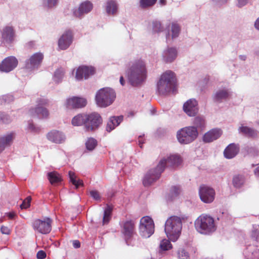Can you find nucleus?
<instances>
[{"label":"nucleus","mask_w":259,"mask_h":259,"mask_svg":"<svg viewBox=\"0 0 259 259\" xmlns=\"http://www.w3.org/2000/svg\"><path fill=\"white\" fill-rule=\"evenodd\" d=\"M181 162V158L178 155H172L167 159H162L154 169L150 170L146 175L143 181V185L145 186H148L158 179L166 164L170 166H177Z\"/></svg>","instance_id":"obj_1"},{"label":"nucleus","mask_w":259,"mask_h":259,"mask_svg":"<svg viewBox=\"0 0 259 259\" xmlns=\"http://www.w3.org/2000/svg\"><path fill=\"white\" fill-rule=\"evenodd\" d=\"M147 73L145 63L142 60H136L126 72L128 81L133 87L141 84L146 78Z\"/></svg>","instance_id":"obj_2"},{"label":"nucleus","mask_w":259,"mask_h":259,"mask_svg":"<svg viewBox=\"0 0 259 259\" xmlns=\"http://www.w3.org/2000/svg\"><path fill=\"white\" fill-rule=\"evenodd\" d=\"M157 90L161 95H166L175 92L176 88V78L175 73L167 70L163 73L157 84Z\"/></svg>","instance_id":"obj_3"},{"label":"nucleus","mask_w":259,"mask_h":259,"mask_svg":"<svg viewBox=\"0 0 259 259\" xmlns=\"http://www.w3.org/2000/svg\"><path fill=\"white\" fill-rule=\"evenodd\" d=\"M182 220L177 216H172L167 220L165 224V232L167 237L175 242L178 240L181 233Z\"/></svg>","instance_id":"obj_4"},{"label":"nucleus","mask_w":259,"mask_h":259,"mask_svg":"<svg viewBox=\"0 0 259 259\" xmlns=\"http://www.w3.org/2000/svg\"><path fill=\"white\" fill-rule=\"evenodd\" d=\"M195 227L199 233L204 235L210 234L217 229L214 219L206 214H202L196 220Z\"/></svg>","instance_id":"obj_5"},{"label":"nucleus","mask_w":259,"mask_h":259,"mask_svg":"<svg viewBox=\"0 0 259 259\" xmlns=\"http://www.w3.org/2000/svg\"><path fill=\"white\" fill-rule=\"evenodd\" d=\"M116 97L115 92L109 88L99 90L96 95L97 104L100 107H106L111 105Z\"/></svg>","instance_id":"obj_6"},{"label":"nucleus","mask_w":259,"mask_h":259,"mask_svg":"<svg viewBox=\"0 0 259 259\" xmlns=\"http://www.w3.org/2000/svg\"><path fill=\"white\" fill-rule=\"evenodd\" d=\"M198 132L194 126H187L178 131L177 137L178 141L183 144H189L197 137Z\"/></svg>","instance_id":"obj_7"},{"label":"nucleus","mask_w":259,"mask_h":259,"mask_svg":"<svg viewBox=\"0 0 259 259\" xmlns=\"http://www.w3.org/2000/svg\"><path fill=\"white\" fill-rule=\"evenodd\" d=\"M53 221L49 217H45L42 219H35L32 223L33 230L40 234H47L50 233L52 230Z\"/></svg>","instance_id":"obj_8"},{"label":"nucleus","mask_w":259,"mask_h":259,"mask_svg":"<svg viewBox=\"0 0 259 259\" xmlns=\"http://www.w3.org/2000/svg\"><path fill=\"white\" fill-rule=\"evenodd\" d=\"M103 120L101 115L97 112L87 114L85 130L93 132L96 130L102 123Z\"/></svg>","instance_id":"obj_9"},{"label":"nucleus","mask_w":259,"mask_h":259,"mask_svg":"<svg viewBox=\"0 0 259 259\" xmlns=\"http://www.w3.org/2000/svg\"><path fill=\"white\" fill-rule=\"evenodd\" d=\"M140 233L145 238L151 236L154 232V224L152 219L148 216L143 217L140 220Z\"/></svg>","instance_id":"obj_10"},{"label":"nucleus","mask_w":259,"mask_h":259,"mask_svg":"<svg viewBox=\"0 0 259 259\" xmlns=\"http://www.w3.org/2000/svg\"><path fill=\"white\" fill-rule=\"evenodd\" d=\"M48 104V101L45 99H39L37 101V107L29 111V115L32 117L38 116L40 118H47L49 116V111L44 107Z\"/></svg>","instance_id":"obj_11"},{"label":"nucleus","mask_w":259,"mask_h":259,"mask_svg":"<svg viewBox=\"0 0 259 259\" xmlns=\"http://www.w3.org/2000/svg\"><path fill=\"white\" fill-rule=\"evenodd\" d=\"M121 233L126 242L131 239L136 233L134 222L130 220L123 222L121 225Z\"/></svg>","instance_id":"obj_12"},{"label":"nucleus","mask_w":259,"mask_h":259,"mask_svg":"<svg viewBox=\"0 0 259 259\" xmlns=\"http://www.w3.org/2000/svg\"><path fill=\"white\" fill-rule=\"evenodd\" d=\"M199 195L201 200L205 203H210L214 199V190L207 186H202L199 189Z\"/></svg>","instance_id":"obj_13"},{"label":"nucleus","mask_w":259,"mask_h":259,"mask_svg":"<svg viewBox=\"0 0 259 259\" xmlns=\"http://www.w3.org/2000/svg\"><path fill=\"white\" fill-rule=\"evenodd\" d=\"M18 60L14 56L6 58L0 64V70L9 72L13 70L18 65Z\"/></svg>","instance_id":"obj_14"},{"label":"nucleus","mask_w":259,"mask_h":259,"mask_svg":"<svg viewBox=\"0 0 259 259\" xmlns=\"http://www.w3.org/2000/svg\"><path fill=\"white\" fill-rule=\"evenodd\" d=\"M184 112L189 116H195L198 112V102L194 99H190L183 105Z\"/></svg>","instance_id":"obj_15"},{"label":"nucleus","mask_w":259,"mask_h":259,"mask_svg":"<svg viewBox=\"0 0 259 259\" xmlns=\"http://www.w3.org/2000/svg\"><path fill=\"white\" fill-rule=\"evenodd\" d=\"M73 40V34L71 30L66 31L58 40V47L60 50L67 49L71 44Z\"/></svg>","instance_id":"obj_16"},{"label":"nucleus","mask_w":259,"mask_h":259,"mask_svg":"<svg viewBox=\"0 0 259 259\" xmlns=\"http://www.w3.org/2000/svg\"><path fill=\"white\" fill-rule=\"evenodd\" d=\"M95 73V70L92 67L86 66H79L76 70L75 78L78 80L83 78L87 79L90 76Z\"/></svg>","instance_id":"obj_17"},{"label":"nucleus","mask_w":259,"mask_h":259,"mask_svg":"<svg viewBox=\"0 0 259 259\" xmlns=\"http://www.w3.org/2000/svg\"><path fill=\"white\" fill-rule=\"evenodd\" d=\"M44 55L41 53H36L32 55L26 62L25 67L27 69L37 68L41 63Z\"/></svg>","instance_id":"obj_18"},{"label":"nucleus","mask_w":259,"mask_h":259,"mask_svg":"<svg viewBox=\"0 0 259 259\" xmlns=\"http://www.w3.org/2000/svg\"><path fill=\"white\" fill-rule=\"evenodd\" d=\"M87 105V100L77 97H73L67 100L66 107L69 109L80 108Z\"/></svg>","instance_id":"obj_19"},{"label":"nucleus","mask_w":259,"mask_h":259,"mask_svg":"<svg viewBox=\"0 0 259 259\" xmlns=\"http://www.w3.org/2000/svg\"><path fill=\"white\" fill-rule=\"evenodd\" d=\"M92 9V4L89 1H85L80 4L78 9L73 11V15L76 17H80L84 14L90 12Z\"/></svg>","instance_id":"obj_20"},{"label":"nucleus","mask_w":259,"mask_h":259,"mask_svg":"<svg viewBox=\"0 0 259 259\" xmlns=\"http://www.w3.org/2000/svg\"><path fill=\"white\" fill-rule=\"evenodd\" d=\"M47 137L49 141L56 144L62 143L65 140V137L63 133L56 130H53L48 133Z\"/></svg>","instance_id":"obj_21"},{"label":"nucleus","mask_w":259,"mask_h":259,"mask_svg":"<svg viewBox=\"0 0 259 259\" xmlns=\"http://www.w3.org/2000/svg\"><path fill=\"white\" fill-rule=\"evenodd\" d=\"M222 132L219 129H212L204 134L203 141L209 143L218 139L222 135Z\"/></svg>","instance_id":"obj_22"},{"label":"nucleus","mask_w":259,"mask_h":259,"mask_svg":"<svg viewBox=\"0 0 259 259\" xmlns=\"http://www.w3.org/2000/svg\"><path fill=\"white\" fill-rule=\"evenodd\" d=\"M239 151V148L237 145L234 143L230 144L224 151V156L228 159L232 158L238 154Z\"/></svg>","instance_id":"obj_23"},{"label":"nucleus","mask_w":259,"mask_h":259,"mask_svg":"<svg viewBox=\"0 0 259 259\" xmlns=\"http://www.w3.org/2000/svg\"><path fill=\"white\" fill-rule=\"evenodd\" d=\"M123 117L122 115L118 116H112L109 118L106 126V131L110 132L122 121Z\"/></svg>","instance_id":"obj_24"},{"label":"nucleus","mask_w":259,"mask_h":259,"mask_svg":"<svg viewBox=\"0 0 259 259\" xmlns=\"http://www.w3.org/2000/svg\"><path fill=\"white\" fill-rule=\"evenodd\" d=\"M15 32L11 26H6L3 29L2 38L7 42H12L14 38Z\"/></svg>","instance_id":"obj_25"},{"label":"nucleus","mask_w":259,"mask_h":259,"mask_svg":"<svg viewBox=\"0 0 259 259\" xmlns=\"http://www.w3.org/2000/svg\"><path fill=\"white\" fill-rule=\"evenodd\" d=\"M15 137V134L11 133L6 136L0 137V153H1L7 146L10 145Z\"/></svg>","instance_id":"obj_26"},{"label":"nucleus","mask_w":259,"mask_h":259,"mask_svg":"<svg viewBox=\"0 0 259 259\" xmlns=\"http://www.w3.org/2000/svg\"><path fill=\"white\" fill-rule=\"evenodd\" d=\"M177 51L175 48H168L164 52V58L166 62H172L177 57Z\"/></svg>","instance_id":"obj_27"},{"label":"nucleus","mask_w":259,"mask_h":259,"mask_svg":"<svg viewBox=\"0 0 259 259\" xmlns=\"http://www.w3.org/2000/svg\"><path fill=\"white\" fill-rule=\"evenodd\" d=\"M87 114H79L72 119V124L74 126L84 125L85 127Z\"/></svg>","instance_id":"obj_28"},{"label":"nucleus","mask_w":259,"mask_h":259,"mask_svg":"<svg viewBox=\"0 0 259 259\" xmlns=\"http://www.w3.org/2000/svg\"><path fill=\"white\" fill-rule=\"evenodd\" d=\"M47 176L50 183L53 185H55L62 181L61 176L56 171L48 172Z\"/></svg>","instance_id":"obj_29"},{"label":"nucleus","mask_w":259,"mask_h":259,"mask_svg":"<svg viewBox=\"0 0 259 259\" xmlns=\"http://www.w3.org/2000/svg\"><path fill=\"white\" fill-rule=\"evenodd\" d=\"M106 10L108 14L114 15L117 11V5L115 1L108 0L106 2Z\"/></svg>","instance_id":"obj_30"},{"label":"nucleus","mask_w":259,"mask_h":259,"mask_svg":"<svg viewBox=\"0 0 259 259\" xmlns=\"http://www.w3.org/2000/svg\"><path fill=\"white\" fill-rule=\"evenodd\" d=\"M239 131L248 137L254 138L257 135V132L256 130L246 126L240 127Z\"/></svg>","instance_id":"obj_31"},{"label":"nucleus","mask_w":259,"mask_h":259,"mask_svg":"<svg viewBox=\"0 0 259 259\" xmlns=\"http://www.w3.org/2000/svg\"><path fill=\"white\" fill-rule=\"evenodd\" d=\"M70 181L71 183L75 186V188L77 189L80 186H82L83 185V181L77 178V176L75 175V173L73 171H69L68 172Z\"/></svg>","instance_id":"obj_32"},{"label":"nucleus","mask_w":259,"mask_h":259,"mask_svg":"<svg viewBox=\"0 0 259 259\" xmlns=\"http://www.w3.org/2000/svg\"><path fill=\"white\" fill-rule=\"evenodd\" d=\"M229 97V93L227 90L223 89L218 91L213 96L215 101H220L223 99H226Z\"/></svg>","instance_id":"obj_33"},{"label":"nucleus","mask_w":259,"mask_h":259,"mask_svg":"<svg viewBox=\"0 0 259 259\" xmlns=\"http://www.w3.org/2000/svg\"><path fill=\"white\" fill-rule=\"evenodd\" d=\"M112 211V208L110 206L107 205L104 212V216L103 218V224H106L109 222L111 219V213Z\"/></svg>","instance_id":"obj_34"},{"label":"nucleus","mask_w":259,"mask_h":259,"mask_svg":"<svg viewBox=\"0 0 259 259\" xmlns=\"http://www.w3.org/2000/svg\"><path fill=\"white\" fill-rule=\"evenodd\" d=\"M244 178L241 175H237L233 179V184L236 188H240L243 184Z\"/></svg>","instance_id":"obj_35"},{"label":"nucleus","mask_w":259,"mask_h":259,"mask_svg":"<svg viewBox=\"0 0 259 259\" xmlns=\"http://www.w3.org/2000/svg\"><path fill=\"white\" fill-rule=\"evenodd\" d=\"M157 0H140V7L142 9H146L152 7Z\"/></svg>","instance_id":"obj_36"},{"label":"nucleus","mask_w":259,"mask_h":259,"mask_svg":"<svg viewBox=\"0 0 259 259\" xmlns=\"http://www.w3.org/2000/svg\"><path fill=\"white\" fill-rule=\"evenodd\" d=\"M97 145V140L93 138H89L85 143L86 147L90 151L94 150Z\"/></svg>","instance_id":"obj_37"},{"label":"nucleus","mask_w":259,"mask_h":259,"mask_svg":"<svg viewBox=\"0 0 259 259\" xmlns=\"http://www.w3.org/2000/svg\"><path fill=\"white\" fill-rule=\"evenodd\" d=\"M193 124L196 128L198 127L202 128L205 125V120L202 117L197 116L194 119Z\"/></svg>","instance_id":"obj_38"},{"label":"nucleus","mask_w":259,"mask_h":259,"mask_svg":"<svg viewBox=\"0 0 259 259\" xmlns=\"http://www.w3.org/2000/svg\"><path fill=\"white\" fill-rule=\"evenodd\" d=\"M160 247L163 250H167L172 248V245L168 240L163 239L160 243Z\"/></svg>","instance_id":"obj_39"},{"label":"nucleus","mask_w":259,"mask_h":259,"mask_svg":"<svg viewBox=\"0 0 259 259\" xmlns=\"http://www.w3.org/2000/svg\"><path fill=\"white\" fill-rule=\"evenodd\" d=\"M180 31V26L177 24L172 23L171 26L172 38L178 37Z\"/></svg>","instance_id":"obj_40"},{"label":"nucleus","mask_w":259,"mask_h":259,"mask_svg":"<svg viewBox=\"0 0 259 259\" xmlns=\"http://www.w3.org/2000/svg\"><path fill=\"white\" fill-rule=\"evenodd\" d=\"M64 75V71L62 69H57L54 74V77L57 82H59Z\"/></svg>","instance_id":"obj_41"},{"label":"nucleus","mask_w":259,"mask_h":259,"mask_svg":"<svg viewBox=\"0 0 259 259\" xmlns=\"http://www.w3.org/2000/svg\"><path fill=\"white\" fill-rule=\"evenodd\" d=\"M31 198L30 196L27 197L23 201L22 203L20 205L21 209H26L30 205Z\"/></svg>","instance_id":"obj_42"},{"label":"nucleus","mask_w":259,"mask_h":259,"mask_svg":"<svg viewBox=\"0 0 259 259\" xmlns=\"http://www.w3.org/2000/svg\"><path fill=\"white\" fill-rule=\"evenodd\" d=\"M153 30L155 32L162 31V28L159 22L154 21L153 22Z\"/></svg>","instance_id":"obj_43"},{"label":"nucleus","mask_w":259,"mask_h":259,"mask_svg":"<svg viewBox=\"0 0 259 259\" xmlns=\"http://www.w3.org/2000/svg\"><path fill=\"white\" fill-rule=\"evenodd\" d=\"M178 256L179 259H188L189 257L188 253L184 249L179 251Z\"/></svg>","instance_id":"obj_44"},{"label":"nucleus","mask_w":259,"mask_h":259,"mask_svg":"<svg viewBox=\"0 0 259 259\" xmlns=\"http://www.w3.org/2000/svg\"><path fill=\"white\" fill-rule=\"evenodd\" d=\"M180 191L181 190L179 187L174 186L171 189L170 193L172 196H177L180 194Z\"/></svg>","instance_id":"obj_45"},{"label":"nucleus","mask_w":259,"mask_h":259,"mask_svg":"<svg viewBox=\"0 0 259 259\" xmlns=\"http://www.w3.org/2000/svg\"><path fill=\"white\" fill-rule=\"evenodd\" d=\"M91 196L95 200H98L100 199V196L98 191L96 190H92L90 192Z\"/></svg>","instance_id":"obj_46"},{"label":"nucleus","mask_w":259,"mask_h":259,"mask_svg":"<svg viewBox=\"0 0 259 259\" xmlns=\"http://www.w3.org/2000/svg\"><path fill=\"white\" fill-rule=\"evenodd\" d=\"M2 234L9 235L10 234L11 230L8 227L2 226L1 228Z\"/></svg>","instance_id":"obj_47"},{"label":"nucleus","mask_w":259,"mask_h":259,"mask_svg":"<svg viewBox=\"0 0 259 259\" xmlns=\"http://www.w3.org/2000/svg\"><path fill=\"white\" fill-rule=\"evenodd\" d=\"M38 259H44L46 257V253L43 250H39L36 254Z\"/></svg>","instance_id":"obj_48"},{"label":"nucleus","mask_w":259,"mask_h":259,"mask_svg":"<svg viewBox=\"0 0 259 259\" xmlns=\"http://www.w3.org/2000/svg\"><path fill=\"white\" fill-rule=\"evenodd\" d=\"M58 0H47V5L49 8H53L56 6Z\"/></svg>","instance_id":"obj_49"},{"label":"nucleus","mask_w":259,"mask_h":259,"mask_svg":"<svg viewBox=\"0 0 259 259\" xmlns=\"http://www.w3.org/2000/svg\"><path fill=\"white\" fill-rule=\"evenodd\" d=\"M28 128L32 132H38L40 131L38 127H35L33 124L31 123L29 124Z\"/></svg>","instance_id":"obj_50"},{"label":"nucleus","mask_w":259,"mask_h":259,"mask_svg":"<svg viewBox=\"0 0 259 259\" xmlns=\"http://www.w3.org/2000/svg\"><path fill=\"white\" fill-rule=\"evenodd\" d=\"M248 0H238V6L239 7H241L245 5L247 3Z\"/></svg>","instance_id":"obj_51"},{"label":"nucleus","mask_w":259,"mask_h":259,"mask_svg":"<svg viewBox=\"0 0 259 259\" xmlns=\"http://www.w3.org/2000/svg\"><path fill=\"white\" fill-rule=\"evenodd\" d=\"M73 245L74 248H79L80 246V242L78 240H74L73 241Z\"/></svg>","instance_id":"obj_52"},{"label":"nucleus","mask_w":259,"mask_h":259,"mask_svg":"<svg viewBox=\"0 0 259 259\" xmlns=\"http://www.w3.org/2000/svg\"><path fill=\"white\" fill-rule=\"evenodd\" d=\"M16 214L14 212H10L8 214V217L10 219H13Z\"/></svg>","instance_id":"obj_53"},{"label":"nucleus","mask_w":259,"mask_h":259,"mask_svg":"<svg viewBox=\"0 0 259 259\" xmlns=\"http://www.w3.org/2000/svg\"><path fill=\"white\" fill-rule=\"evenodd\" d=\"M254 27L257 30H259V17L256 19L254 23Z\"/></svg>","instance_id":"obj_54"},{"label":"nucleus","mask_w":259,"mask_h":259,"mask_svg":"<svg viewBox=\"0 0 259 259\" xmlns=\"http://www.w3.org/2000/svg\"><path fill=\"white\" fill-rule=\"evenodd\" d=\"M120 83L122 85H124L125 83V81L124 80L123 77L122 76L120 77Z\"/></svg>","instance_id":"obj_55"},{"label":"nucleus","mask_w":259,"mask_h":259,"mask_svg":"<svg viewBox=\"0 0 259 259\" xmlns=\"http://www.w3.org/2000/svg\"><path fill=\"white\" fill-rule=\"evenodd\" d=\"M254 172L256 176H259V166L255 169Z\"/></svg>","instance_id":"obj_56"},{"label":"nucleus","mask_w":259,"mask_h":259,"mask_svg":"<svg viewBox=\"0 0 259 259\" xmlns=\"http://www.w3.org/2000/svg\"><path fill=\"white\" fill-rule=\"evenodd\" d=\"M159 2L162 5L166 4V0H159Z\"/></svg>","instance_id":"obj_57"},{"label":"nucleus","mask_w":259,"mask_h":259,"mask_svg":"<svg viewBox=\"0 0 259 259\" xmlns=\"http://www.w3.org/2000/svg\"><path fill=\"white\" fill-rule=\"evenodd\" d=\"M143 143H144V142H142V141L140 139L139 140V145L141 148L142 147V145Z\"/></svg>","instance_id":"obj_58"},{"label":"nucleus","mask_w":259,"mask_h":259,"mask_svg":"<svg viewBox=\"0 0 259 259\" xmlns=\"http://www.w3.org/2000/svg\"><path fill=\"white\" fill-rule=\"evenodd\" d=\"M33 45H34V44H33V42H32V41H30V42H28V46L30 48L32 47Z\"/></svg>","instance_id":"obj_59"},{"label":"nucleus","mask_w":259,"mask_h":259,"mask_svg":"<svg viewBox=\"0 0 259 259\" xmlns=\"http://www.w3.org/2000/svg\"><path fill=\"white\" fill-rule=\"evenodd\" d=\"M245 57L244 56H241V59L243 60H245Z\"/></svg>","instance_id":"obj_60"},{"label":"nucleus","mask_w":259,"mask_h":259,"mask_svg":"<svg viewBox=\"0 0 259 259\" xmlns=\"http://www.w3.org/2000/svg\"><path fill=\"white\" fill-rule=\"evenodd\" d=\"M1 119L4 122H6V123L7 122V121H5V119L4 118H2Z\"/></svg>","instance_id":"obj_61"},{"label":"nucleus","mask_w":259,"mask_h":259,"mask_svg":"<svg viewBox=\"0 0 259 259\" xmlns=\"http://www.w3.org/2000/svg\"><path fill=\"white\" fill-rule=\"evenodd\" d=\"M169 34H168V35H167V36H166V38H168V37H169Z\"/></svg>","instance_id":"obj_62"}]
</instances>
